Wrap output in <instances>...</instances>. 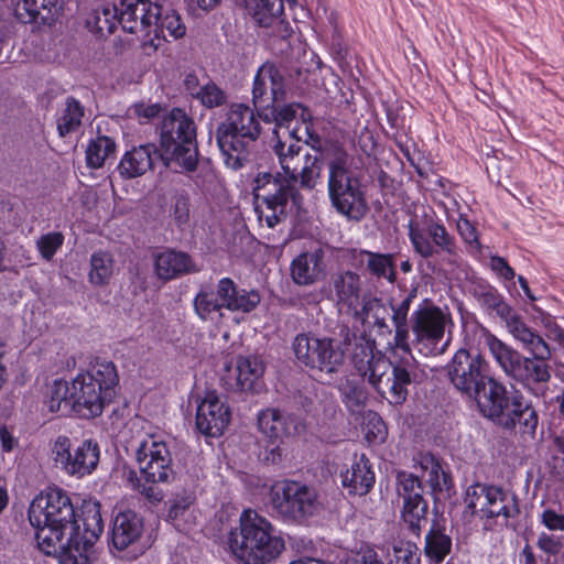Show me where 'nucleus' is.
<instances>
[{"instance_id": "nucleus-6", "label": "nucleus", "mask_w": 564, "mask_h": 564, "mask_svg": "<svg viewBox=\"0 0 564 564\" xmlns=\"http://www.w3.org/2000/svg\"><path fill=\"white\" fill-rule=\"evenodd\" d=\"M488 389L478 400L484 416L505 430H513L517 424L523 434L534 435L539 417L536 411L523 401L520 392H509L507 387L495 378H488Z\"/></svg>"}, {"instance_id": "nucleus-13", "label": "nucleus", "mask_w": 564, "mask_h": 564, "mask_svg": "<svg viewBox=\"0 0 564 564\" xmlns=\"http://www.w3.org/2000/svg\"><path fill=\"white\" fill-rule=\"evenodd\" d=\"M489 364L479 352L460 348L446 366L447 376L454 388L468 398H477L486 388Z\"/></svg>"}, {"instance_id": "nucleus-35", "label": "nucleus", "mask_w": 564, "mask_h": 564, "mask_svg": "<svg viewBox=\"0 0 564 564\" xmlns=\"http://www.w3.org/2000/svg\"><path fill=\"white\" fill-rule=\"evenodd\" d=\"M99 447L98 444L86 440L74 448L67 473L79 477L90 474L98 465Z\"/></svg>"}, {"instance_id": "nucleus-21", "label": "nucleus", "mask_w": 564, "mask_h": 564, "mask_svg": "<svg viewBox=\"0 0 564 564\" xmlns=\"http://www.w3.org/2000/svg\"><path fill=\"white\" fill-rule=\"evenodd\" d=\"M230 421V411L216 392H208L198 404L196 426L205 435L220 436Z\"/></svg>"}, {"instance_id": "nucleus-28", "label": "nucleus", "mask_w": 564, "mask_h": 564, "mask_svg": "<svg viewBox=\"0 0 564 564\" xmlns=\"http://www.w3.org/2000/svg\"><path fill=\"white\" fill-rule=\"evenodd\" d=\"M154 269L158 278L163 281H170L199 270L187 253L172 249L156 256Z\"/></svg>"}, {"instance_id": "nucleus-17", "label": "nucleus", "mask_w": 564, "mask_h": 564, "mask_svg": "<svg viewBox=\"0 0 564 564\" xmlns=\"http://www.w3.org/2000/svg\"><path fill=\"white\" fill-rule=\"evenodd\" d=\"M119 23L123 31L135 34L141 41L152 36L158 30L162 6L151 0H121Z\"/></svg>"}, {"instance_id": "nucleus-61", "label": "nucleus", "mask_w": 564, "mask_h": 564, "mask_svg": "<svg viewBox=\"0 0 564 564\" xmlns=\"http://www.w3.org/2000/svg\"><path fill=\"white\" fill-rule=\"evenodd\" d=\"M156 484L158 482H151L148 480L143 484H138V491L152 503L162 501L164 497L162 490L156 486Z\"/></svg>"}, {"instance_id": "nucleus-30", "label": "nucleus", "mask_w": 564, "mask_h": 564, "mask_svg": "<svg viewBox=\"0 0 564 564\" xmlns=\"http://www.w3.org/2000/svg\"><path fill=\"white\" fill-rule=\"evenodd\" d=\"M229 376L235 377L230 388L240 391H257L264 373L263 361L256 356L238 357L236 367L228 369Z\"/></svg>"}, {"instance_id": "nucleus-56", "label": "nucleus", "mask_w": 564, "mask_h": 564, "mask_svg": "<svg viewBox=\"0 0 564 564\" xmlns=\"http://www.w3.org/2000/svg\"><path fill=\"white\" fill-rule=\"evenodd\" d=\"M415 296L416 290L413 289L400 303L391 304L393 323L408 324L409 311Z\"/></svg>"}, {"instance_id": "nucleus-3", "label": "nucleus", "mask_w": 564, "mask_h": 564, "mask_svg": "<svg viewBox=\"0 0 564 564\" xmlns=\"http://www.w3.org/2000/svg\"><path fill=\"white\" fill-rule=\"evenodd\" d=\"M351 362L358 375L391 404H402L406 400L408 386L416 375L413 356L392 362L380 352H375L371 343L355 338Z\"/></svg>"}, {"instance_id": "nucleus-27", "label": "nucleus", "mask_w": 564, "mask_h": 564, "mask_svg": "<svg viewBox=\"0 0 564 564\" xmlns=\"http://www.w3.org/2000/svg\"><path fill=\"white\" fill-rule=\"evenodd\" d=\"M248 12L263 28H273L281 36H285L286 25L283 19L282 0H245Z\"/></svg>"}, {"instance_id": "nucleus-44", "label": "nucleus", "mask_w": 564, "mask_h": 564, "mask_svg": "<svg viewBox=\"0 0 564 564\" xmlns=\"http://www.w3.org/2000/svg\"><path fill=\"white\" fill-rule=\"evenodd\" d=\"M427 508L423 498L403 501L402 519L414 534L427 522Z\"/></svg>"}, {"instance_id": "nucleus-48", "label": "nucleus", "mask_w": 564, "mask_h": 564, "mask_svg": "<svg viewBox=\"0 0 564 564\" xmlns=\"http://www.w3.org/2000/svg\"><path fill=\"white\" fill-rule=\"evenodd\" d=\"M68 393L67 381H55L52 389L50 399L47 400V406L51 412L66 413L72 410L70 400Z\"/></svg>"}, {"instance_id": "nucleus-62", "label": "nucleus", "mask_w": 564, "mask_h": 564, "mask_svg": "<svg viewBox=\"0 0 564 564\" xmlns=\"http://www.w3.org/2000/svg\"><path fill=\"white\" fill-rule=\"evenodd\" d=\"M490 268L505 280H513L514 270L508 264L505 258L495 256L490 258Z\"/></svg>"}, {"instance_id": "nucleus-10", "label": "nucleus", "mask_w": 564, "mask_h": 564, "mask_svg": "<svg viewBox=\"0 0 564 564\" xmlns=\"http://www.w3.org/2000/svg\"><path fill=\"white\" fill-rule=\"evenodd\" d=\"M351 337L356 338L349 329L343 332V340L299 334L293 340L292 348L302 365L311 370L332 375L343 367L346 346L350 345Z\"/></svg>"}, {"instance_id": "nucleus-49", "label": "nucleus", "mask_w": 564, "mask_h": 564, "mask_svg": "<svg viewBox=\"0 0 564 564\" xmlns=\"http://www.w3.org/2000/svg\"><path fill=\"white\" fill-rule=\"evenodd\" d=\"M173 221L178 228H185L191 223V199L186 193H177L173 197L170 210Z\"/></svg>"}, {"instance_id": "nucleus-45", "label": "nucleus", "mask_w": 564, "mask_h": 564, "mask_svg": "<svg viewBox=\"0 0 564 564\" xmlns=\"http://www.w3.org/2000/svg\"><path fill=\"white\" fill-rule=\"evenodd\" d=\"M480 302L486 312L489 315L498 316L506 327L519 315L500 295L494 292L484 293Z\"/></svg>"}, {"instance_id": "nucleus-60", "label": "nucleus", "mask_w": 564, "mask_h": 564, "mask_svg": "<svg viewBox=\"0 0 564 564\" xmlns=\"http://www.w3.org/2000/svg\"><path fill=\"white\" fill-rule=\"evenodd\" d=\"M347 564H383L377 552L372 549H361L347 560Z\"/></svg>"}, {"instance_id": "nucleus-5", "label": "nucleus", "mask_w": 564, "mask_h": 564, "mask_svg": "<svg viewBox=\"0 0 564 564\" xmlns=\"http://www.w3.org/2000/svg\"><path fill=\"white\" fill-rule=\"evenodd\" d=\"M260 134V122L253 109L245 104H232L216 130L226 165L232 170L242 167Z\"/></svg>"}, {"instance_id": "nucleus-40", "label": "nucleus", "mask_w": 564, "mask_h": 564, "mask_svg": "<svg viewBox=\"0 0 564 564\" xmlns=\"http://www.w3.org/2000/svg\"><path fill=\"white\" fill-rule=\"evenodd\" d=\"M452 549V539L442 528L434 524L425 538V555L435 563H441Z\"/></svg>"}, {"instance_id": "nucleus-18", "label": "nucleus", "mask_w": 564, "mask_h": 564, "mask_svg": "<svg viewBox=\"0 0 564 564\" xmlns=\"http://www.w3.org/2000/svg\"><path fill=\"white\" fill-rule=\"evenodd\" d=\"M448 316L437 306L424 301L411 316L414 340L430 351L443 339Z\"/></svg>"}, {"instance_id": "nucleus-26", "label": "nucleus", "mask_w": 564, "mask_h": 564, "mask_svg": "<svg viewBox=\"0 0 564 564\" xmlns=\"http://www.w3.org/2000/svg\"><path fill=\"white\" fill-rule=\"evenodd\" d=\"M142 532L143 521L139 514L131 510L120 511L112 521V544L118 550H126L141 538Z\"/></svg>"}, {"instance_id": "nucleus-14", "label": "nucleus", "mask_w": 564, "mask_h": 564, "mask_svg": "<svg viewBox=\"0 0 564 564\" xmlns=\"http://www.w3.org/2000/svg\"><path fill=\"white\" fill-rule=\"evenodd\" d=\"M135 458L145 480L169 482L174 478L170 448L160 435H145L135 448Z\"/></svg>"}, {"instance_id": "nucleus-8", "label": "nucleus", "mask_w": 564, "mask_h": 564, "mask_svg": "<svg viewBox=\"0 0 564 564\" xmlns=\"http://www.w3.org/2000/svg\"><path fill=\"white\" fill-rule=\"evenodd\" d=\"M327 189L332 206L348 220L360 221L369 210L360 176L350 167L349 155L335 149L328 162Z\"/></svg>"}, {"instance_id": "nucleus-19", "label": "nucleus", "mask_w": 564, "mask_h": 564, "mask_svg": "<svg viewBox=\"0 0 564 564\" xmlns=\"http://www.w3.org/2000/svg\"><path fill=\"white\" fill-rule=\"evenodd\" d=\"M288 90L283 74L275 65L265 63L257 72L252 86V104L259 117L274 104L286 99Z\"/></svg>"}, {"instance_id": "nucleus-57", "label": "nucleus", "mask_w": 564, "mask_h": 564, "mask_svg": "<svg viewBox=\"0 0 564 564\" xmlns=\"http://www.w3.org/2000/svg\"><path fill=\"white\" fill-rule=\"evenodd\" d=\"M457 230L466 243L474 246L477 249L480 248L477 230L467 218L459 217L457 220Z\"/></svg>"}, {"instance_id": "nucleus-23", "label": "nucleus", "mask_w": 564, "mask_h": 564, "mask_svg": "<svg viewBox=\"0 0 564 564\" xmlns=\"http://www.w3.org/2000/svg\"><path fill=\"white\" fill-rule=\"evenodd\" d=\"M159 160H162V155L155 144H141L123 154L118 165V172L123 178L139 177L152 170Z\"/></svg>"}, {"instance_id": "nucleus-54", "label": "nucleus", "mask_w": 564, "mask_h": 564, "mask_svg": "<svg viewBox=\"0 0 564 564\" xmlns=\"http://www.w3.org/2000/svg\"><path fill=\"white\" fill-rule=\"evenodd\" d=\"M395 328L394 339H393V354L398 355L402 352L403 357H409L411 355V348L409 345V325L401 323H393Z\"/></svg>"}, {"instance_id": "nucleus-12", "label": "nucleus", "mask_w": 564, "mask_h": 564, "mask_svg": "<svg viewBox=\"0 0 564 564\" xmlns=\"http://www.w3.org/2000/svg\"><path fill=\"white\" fill-rule=\"evenodd\" d=\"M271 507L284 520L300 521L317 511V494L297 481H284L272 488Z\"/></svg>"}, {"instance_id": "nucleus-11", "label": "nucleus", "mask_w": 564, "mask_h": 564, "mask_svg": "<svg viewBox=\"0 0 564 564\" xmlns=\"http://www.w3.org/2000/svg\"><path fill=\"white\" fill-rule=\"evenodd\" d=\"M261 302V295L256 290L238 289L229 278H223L216 286V294L202 290L194 300V307L198 316L204 319L221 317L223 308L232 312L250 313Z\"/></svg>"}, {"instance_id": "nucleus-7", "label": "nucleus", "mask_w": 564, "mask_h": 564, "mask_svg": "<svg viewBox=\"0 0 564 564\" xmlns=\"http://www.w3.org/2000/svg\"><path fill=\"white\" fill-rule=\"evenodd\" d=\"M118 381L117 369L111 361L96 360L88 371L68 382L72 410L84 419L99 416Z\"/></svg>"}, {"instance_id": "nucleus-29", "label": "nucleus", "mask_w": 564, "mask_h": 564, "mask_svg": "<svg viewBox=\"0 0 564 564\" xmlns=\"http://www.w3.org/2000/svg\"><path fill=\"white\" fill-rule=\"evenodd\" d=\"M260 432L271 441H283L300 432L294 417L282 414L276 409H265L258 415Z\"/></svg>"}, {"instance_id": "nucleus-42", "label": "nucleus", "mask_w": 564, "mask_h": 564, "mask_svg": "<svg viewBox=\"0 0 564 564\" xmlns=\"http://www.w3.org/2000/svg\"><path fill=\"white\" fill-rule=\"evenodd\" d=\"M116 148V142L107 135H99L91 140L86 150L87 165L100 169L110 156H113Z\"/></svg>"}, {"instance_id": "nucleus-52", "label": "nucleus", "mask_w": 564, "mask_h": 564, "mask_svg": "<svg viewBox=\"0 0 564 564\" xmlns=\"http://www.w3.org/2000/svg\"><path fill=\"white\" fill-rule=\"evenodd\" d=\"M193 502L194 496L192 492L184 491L182 494H176L169 502L167 519L176 521L180 517L185 514Z\"/></svg>"}, {"instance_id": "nucleus-43", "label": "nucleus", "mask_w": 564, "mask_h": 564, "mask_svg": "<svg viewBox=\"0 0 564 564\" xmlns=\"http://www.w3.org/2000/svg\"><path fill=\"white\" fill-rule=\"evenodd\" d=\"M423 469L422 477L431 486L433 491L448 490L451 487V477L445 473L441 464L433 456H424L421 460Z\"/></svg>"}, {"instance_id": "nucleus-46", "label": "nucleus", "mask_w": 564, "mask_h": 564, "mask_svg": "<svg viewBox=\"0 0 564 564\" xmlns=\"http://www.w3.org/2000/svg\"><path fill=\"white\" fill-rule=\"evenodd\" d=\"M343 402L351 412H358L366 403L367 393L364 388L351 379H346L339 387Z\"/></svg>"}, {"instance_id": "nucleus-20", "label": "nucleus", "mask_w": 564, "mask_h": 564, "mask_svg": "<svg viewBox=\"0 0 564 564\" xmlns=\"http://www.w3.org/2000/svg\"><path fill=\"white\" fill-rule=\"evenodd\" d=\"M551 358L524 356L521 354L509 378L522 384L536 397H543L551 380L547 361Z\"/></svg>"}, {"instance_id": "nucleus-31", "label": "nucleus", "mask_w": 564, "mask_h": 564, "mask_svg": "<svg viewBox=\"0 0 564 564\" xmlns=\"http://www.w3.org/2000/svg\"><path fill=\"white\" fill-rule=\"evenodd\" d=\"M479 340L488 349L490 356L503 373L509 377L519 360L521 352L499 339L486 328L479 329Z\"/></svg>"}, {"instance_id": "nucleus-25", "label": "nucleus", "mask_w": 564, "mask_h": 564, "mask_svg": "<svg viewBox=\"0 0 564 564\" xmlns=\"http://www.w3.org/2000/svg\"><path fill=\"white\" fill-rule=\"evenodd\" d=\"M506 328L531 357L552 358V349L547 341L530 327L520 314Z\"/></svg>"}, {"instance_id": "nucleus-32", "label": "nucleus", "mask_w": 564, "mask_h": 564, "mask_svg": "<svg viewBox=\"0 0 564 564\" xmlns=\"http://www.w3.org/2000/svg\"><path fill=\"white\" fill-rule=\"evenodd\" d=\"M341 482L349 494L364 496L369 492L375 484V474L365 455L355 459L350 468L341 474Z\"/></svg>"}, {"instance_id": "nucleus-53", "label": "nucleus", "mask_w": 564, "mask_h": 564, "mask_svg": "<svg viewBox=\"0 0 564 564\" xmlns=\"http://www.w3.org/2000/svg\"><path fill=\"white\" fill-rule=\"evenodd\" d=\"M394 564H419L416 546L413 543L401 541L393 546Z\"/></svg>"}, {"instance_id": "nucleus-4", "label": "nucleus", "mask_w": 564, "mask_h": 564, "mask_svg": "<svg viewBox=\"0 0 564 564\" xmlns=\"http://www.w3.org/2000/svg\"><path fill=\"white\" fill-rule=\"evenodd\" d=\"M228 544L232 554L245 564H268L285 549L284 540L273 524L251 509L240 514L239 527L230 531Z\"/></svg>"}, {"instance_id": "nucleus-38", "label": "nucleus", "mask_w": 564, "mask_h": 564, "mask_svg": "<svg viewBox=\"0 0 564 564\" xmlns=\"http://www.w3.org/2000/svg\"><path fill=\"white\" fill-rule=\"evenodd\" d=\"M84 116L85 109L82 104L74 97H67L57 117L58 135L65 138L76 132L82 126Z\"/></svg>"}, {"instance_id": "nucleus-34", "label": "nucleus", "mask_w": 564, "mask_h": 564, "mask_svg": "<svg viewBox=\"0 0 564 564\" xmlns=\"http://www.w3.org/2000/svg\"><path fill=\"white\" fill-rule=\"evenodd\" d=\"M58 0H20L18 18L24 23H51L58 13Z\"/></svg>"}, {"instance_id": "nucleus-50", "label": "nucleus", "mask_w": 564, "mask_h": 564, "mask_svg": "<svg viewBox=\"0 0 564 564\" xmlns=\"http://www.w3.org/2000/svg\"><path fill=\"white\" fill-rule=\"evenodd\" d=\"M398 491L403 501L423 498V488L419 477L404 471L398 474Z\"/></svg>"}, {"instance_id": "nucleus-41", "label": "nucleus", "mask_w": 564, "mask_h": 564, "mask_svg": "<svg viewBox=\"0 0 564 564\" xmlns=\"http://www.w3.org/2000/svg\"><path fill=\"white\" fill-rule=\"evenodd\" d=\"M358 315L364 321L372 322L378 328L379 334H391V329L387 323L389 311L381 300L376 297L366 299Z\"/></svg>"}, {"instance_id": "nucleus-15", "label": "nucleus", "mask_w": 564, "mask_h": 564, "mask_svg": "<svg viewBox=\"0 0 564 564\" xmlns=\"http://www.w3.org/2000/svg\"><path fill=\"white\" fill-rule=\"evenodd\" d=\"M409 237L414 251L422 258L440 256L449 264L457 263L459 253L456 240L443 224L430 221L424 228L410 226Z\"/></svg>"}, {"instance_id": "nucleus-39", "label": "nucleus", "mask_w": 564, "mask_h": 564, "mask_svg": "<svg viewBox=\"0 0 564 564\" xmlns=\"http://www.w3.org/2000/svg\"><path fill=\"white\" fill-rule=\"evenodd\" d=\"M113 271L115 259L110 252L98 250L90 256L88 280L93 285L108 284Z\"/></svg>"}, {"instance_id": "nucleus-22", "label": "nucleus", "mask_w": 564, "mask_h": 564, "mask_svg": "<svg viewBox=\"0 0 564 564\" xmlns=\"http://www.w3.org/2000/svg\"><path fill=\"white\" fill-rule=\"evenodd\" d=\"M330 299L340 308H357L361 293L360 275L351 270H339L329 279Z\"/></svg>"}, {"instance_id": "nucleus-24", "label": "nucleus", "mask_w": 564, "mask_h": 564, "mask_svg": "<svg viewBox=\"0 0 564 564\" xmlns=\"http://www.w3.org/2000/svg\"><path fill=\"white\" fill-rule=\"evenodd\" d=\"M291 278L296 285L307 286L318 282L326 271L321 249L303 252L291 263Z\"/></svg>"}, {"instance_id": "nucleus-58", "label": "nucleus", "mask_w": 564, "mask_h": 564, "mask_svg": "<svg viewBox=\"0 0 564 564\" xmlns=\"http://www.w3.org/2000/svg\"><path fill=\"white\" fill-rule=\"evenodd\" d=\"M541 523L551 531H564V513L553 509H545L541 516Z\"/></svg>"}, {"instance_id": "nucleus-64", "label": "nucleus", "mask_w": 564, "mask_h": 564, "mask_svg": "<svg viewBox=\"0 0 564 564\" xmlns=\"http://www.w3.org/2000/svg\"><path fill=\"white\" fill-rule=\"evenodd\" d=\"M160 107L158 105H139L135 106V113L139 118L151 119L159 115Z\"/></svg>"}, {"instance_id": "nucleus-55", "label": "nucleus", "mask_w": 564, "mask_h": 564, "mask_svg": "<svg viewBox=\"0 0 564 564\" xmlns=\"http://www.w3.org/2000/svg\"><path fill=\"white\" fill-rule=\"evenodd\" d=\"M53 454L55 455V462L67 471L72 456L70 440L66 436H58L54 442Z\"/></svg>"}, {"instance_id": "nucleus-37", "label": "nucleus", "mask_w": 564, "mask_h": 564, "mask_svg": "<svg viewBox=\"0 0 564 564\" xmlns=\"http://www.w3.org/2000/svg\"><path fill=\"white\" fill-rule=\"evenodd\" d=\"M120 12L118 6H104L95 9L87 19L86 25L100 37L113 33L119 23Z\"/></svg>"}, {"instance_id": "nucleus-2", "label": "nucleus", "mask_w": 564, "mask_h": 564, "mask_svg": "<svg viewBox=\"0 0 564 564\" xmlns=\"http://www.w3.org/2000/svg\"><path fill=\"white\" fill-rule=\"evenodd\" d=\"M29 520L39 549L56 555L61 564H89L88 552L104 530L99 503L83 507L82 529L69 496L59 488H48L33 499Z\"/></svg>"}, {"instance_id": "nucleus-33", "label": "nucleus", "mask_w": 564, "mask_h": 564, "mask_svg": "<svg viewBox=\"0 0 564 564\" xmlns=\"http://www.w3.org/2000/svg\"><path fill=\"white\" fill-rule=\"evenodd\" d=\"M159 28L153 31L152 36L143 41V52L145 55H152L156 52L161 39H165V31L174 39H181L185 35L186 28L183 24L181 17L173 10H164L160 14Z\"/></svg>"}, {"instance_id": "nucleus-47", "label": "nucleus", "mask_w": 564, "mask_h": 564, "mask_svg": "<svg viewBox=\"0 0 564 564\" xmlns=\"http://www.w3.org/2000/svg\"><path fill=\"white\" fill-rule=\"evenodd\" d=\"M193 97L208 109L221 107L227 102L228 98L227 94L215 83H207L200 86L197 91H193Z\"/></svg>"}, {"instance_id": "nucleus-51", "label": "nucleus", "mask_w": 564, "mask_h": 564, "mask_svg": "<svg viewBox=\"0 0 564 564\" xmlns=\"http://www.w3.org/2000/svg\"><path fill=\"white\" fill-rule=\"evenodd\" d=\"M64 236L62 232H48L36 240V248L46 261L52 260L56 251L63 246Z\"/></svg>"}, {"instance_id": "nucleus-9", "label": "nucleus", "mask_w": 564, "mask_h": 564, "mask_svg": "<svg viewBox=\"0 0 564 564\" xmlns=\"http://www.w3.org/2000/svg\"><path fill=\"white\" fill-rule=\"evenodd\" d=\"M160 151L167 167L193 171L198 160L196 124L184 110L174 108L160 126Z\"/></svg>"}, {"instance_id": "nucleus-1", "label": "nucleus", "mask_w": 564, "mask_h": 564, "mask_svg": "<svg viewBox=\"0 0 564 564\" xmlns=\"http://www.w3.org/2000/svg\"><path fill=\"white\" fill-rule=\"evenodd\" d=\"M260 117L276 126L273 150L284 173L283 177L279 174H259L253 188L259 221L274 228L286 218L289 200L297 208L303 204L296 183L312 191L321 178L322 164L316 154L310 153L299 143L304 134L311 137L312 116L307 108L299 102L274 104Z\"/></svg>"}, {"instance_id": "nucleus-36", "label": "nucleus", "mask_w": 564, "mask_h": 564, "mask_svg": "<svg viewBox=\"0 0 564 564\" xmlns=\"http://www.w3.org/2000/svg\"><path fill=\"white\" fill-rule=\"evenodd\" d=\"M359 258L366 264L367 271L377 279H384L390 283L397 280L393 254L360 250Z\"/></svg>"}, {"instance_id": "nucleus-59", "label": "nucleus", "mask_w": 564, "mask_h": 564, "mask_svg": "<svg viewBox=\"0 0 564 564\" xmlns=\"http://www.w3.org/2000/svg\"><path fill=\"white\" fill-rule=\"evenodd\" d=\"M536 544L540 550L551 555L557 554L563 547L561 538L547 534L545 532H542L539 535Z\"/></svg>"}, {"instance_id": "nucleus-16", "label": "nucleus", "mask_w": 564, "mask_h": 564, "mask_svg": "<svg viewBox=\"0 0 564 564\" xmlns=\"http://www.w3.org/2000/svg\"><path fill=\"white\" fill-rule=\"evenodd\" d=\"M465 505L471 514L484 519L512 518L519 510L514 499L509 497L500 488L484 484H475L467 488L465 494Z\"/></svg>"}, {"instance_id": "nucleus-63", "label": "nucleus", "mask_w": 564, "mask_h": 564, "mask_svg": "<svg viewBox=\"0 0 564 564\" xmlns=\"http://www.w3.org/2000/svg\"><path fill=\"white\" fill-rule=\"evenodd\" d=\"M545 328L547 330L549 338L558 343V345L564 349V329L554 322H547L545 324Z\"/></svg>"}]
</instances>
